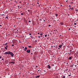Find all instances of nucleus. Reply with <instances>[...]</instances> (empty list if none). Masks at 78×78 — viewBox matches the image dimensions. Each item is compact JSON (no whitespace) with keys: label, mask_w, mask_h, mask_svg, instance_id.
Returning a JSON list of instances; mask_svg holds the SVG:
<instances>
[{"label":"nucleus","mask_w":78,"mask_h":78,"mask_svg":"<svg viewBox=\"0 0 78 78\" xmlns=\"http://www.w3.org/2000/svg\"><path fill=\"white\" fill-rule=\"evenodd\" d=\"M75 28H76V26H74Z\"/></svg>","instance_id":"nucleus-51"},{"label":"nucleus","mask_w":78,"mask_h":78,"mask_svg":"<svg viewBox=\"0 0 78 78\" xmlns=\"http://www.w3.org/2000/svg\"><path fill=\"white\" fill-rule=\"evenodd\" d=\"M52 66H54V64H52Z\"/></svg>","instance_id":"nucleus-32"},{"label":"nucleus","mask_w":78,"mask_h":78,"mask_svg":"<svg viewBox=\"0 0 78 78\" xmlns=\"http://www.w3.org/2000/svg\"><path fill=\"white\" fill-rule=\"evenodd\" d=\"M8 44V43H6L5 44V45H7Z\"/></svg>","instance_id":"nucleus-14"},{"label":"nucleus","mask_w":78,"mask_h":78,"mask_svg":"<svg viewBox=\"0 0 78 78\" xmlns=\"http://www.w3.org/2000/svg\"><path fill=\"white\" fill-rule=\"evenodd\" d=\"M75 10L76 11H78V9H75Z\"/></svg>","instance_id":"nucleus-22"},{"label":"nucleus","mask_w":78,"mask_h":78,"mask_svg":"<svg viewBox=\"0 0 78 78\" xmlns=\"http://www.w3.org/2000/svg\"><path fill=\"white\" fill-rule=\"evenodd\" d=\"M55 15L56 17H57V16H58V14H55Z\"/></svg>","instance_id":"nucleus-12"},{"label":"nucleus","mask_w":78,"mask_h":78,"mask_svg":"<svg viewBox=\"0 0 78 78\" xmlns=\"http://www.w3.org/2000/svg\"><path fill=\"white\" fill-rule=\"evenodd\" d=\"M30 51H31V50L30 49H28L27 51V53H30Z\"/></svg>","instance_id":"nucleus-2"},{"label":"nucleus","mask_w":78,"mask_h":78,"mask_svg":"<svg viewBox=\"0 0 78 78\" xmlns=\"http://www.w3.org/2000/svg\"><path fill=\"white\" fill-rule=\"evenodd\" d=\"M69 58L68 59L69 60L71 59H72V57L70 56L69 57Z\"/></svg>","instance_id":"nucleus-10"},{"label":"nucleus","mask_w":78,"mask_h":78,"mask_svg":"<svg viewBox=\"0 0 78 78\" xmlns=\"http://www.w3.org/2000/svg\"><path fill=\"white\" fill-rule=\"evenodd\" d=\"M14 27H16V25L15 24V25L14 26Z\"/></svg>","instance_id":"nucleus-41"},{"label":"nucleus","mask_w":78,"mask_h":78,"mask_svg":"<svg viewBox=\"0 0 78 78\" xmlns=\"http://www.w3.org/2000/svg\"><path fill=\"white\" fill-rule=\"evenodd\" d=\"M5 50H7V49H8V48H7V47H5Z\"/></svg>","instance_id":"nucleus-13"},{"label":"nucleus","mask_w":78,"mask_h":78,"mask_svg":"<svg viewBox=\"0 0 78 78\" xmlns=\"http://www.w3.org/2000/svg\"><path fill=\"white\" fill-rule=\"evenodd\" d=\"M31 55H33V53H31Z\"/></svg>","instance_id":"nucleus-52"},{"label":"nucleus","mask_w":78,"mask_h":78,"mask_svg":"<svg viewBox=\"0 0 78 78\" xmlns=\"http://www.w3.org/2000/svg\"><path fill=\"white\" fill-rule=\"evenodd\" d=\"M68 76H71V75H68Z\"/></svg>","instance_id":"nucleus-30"},{"label":"nucleus","mask_w":78,"mask_h":78,"mask_svg":"<svg viewBox=\"0 0 78 78\" xmlns=\"http://www.w3.org/2000/svg\"><path fill=\"white\" fill-rule=\"evenodd\" d=\"M60 25H64V23L63 22H60Z\"/></svg>","instance_id":"nucleus-6"},{"label":"nucleus","mask_w":78,"mask_h":78,"mask_svg":"<svg viewBox=\"0 0 78 78\" xmlns=\"http://www.w3.org/2000/svg\"><path fill=\"white\" fill-rule=\"evenodd\" d=\"M9 64H15V62H9Z\"/></svg>","instance_id":"nucleus-5"},{"label":"nucleus","mask_w":78,"mask_h":78,"mask_svg":"<svg viewBox=\"0 0 78 78\" xmlns=\"http://www.w3.org/2000/svg\"><path fill=\"white\" fill-rule=\"evenodd\" d=\"M55 48H58V46H56Z\"/></svg>","instance_id":"nucleus-28"},{"label":"nucleus","mask_w":78,"mask_h":78,"mask_svg":"<svg viewBox=\"0 0 78 78\" xmlns=\"http://www.w3.org/2000/svg\"><path fill=\"white\" fill-rule=\"evenodd\" d=\"M8 47V45H7L5 47Z\"/></svg>","instance_id":"nucleus-29"},{"label":"nucleus","mask_w":78,"mask_h":78,"mask_svg":"<svg viewBox=\"0 0 78 78\" xmlns=\"http://www.w3.org/2000/svg\"><path fill=\"white\" fill-rule=\"evenodd\" d=\"M71 29L70 28H69V30H70Z\"/></svg>","instance_id":"nucleus-42"},{"label":"nucleus","mask_w":78,"mask_h":78,"mask_svg":"<svg viewBox=\"0 0 78 78\" xmlns=\"http://www.w3.org/2000/svg\"><path fill=\"white\" fill-rule=\"evenodd\" d=\"M62 46V45H59V47L60 48H61Z\"/></svg>","instance_id":"nucleus-9"},{"label":"nucleus","mask_w":78,"mask_h":78,"mask_svg":"<svg viewBox=\"0 0 78 78\" xmlns=\"http://www.w3.org/2000/svg\"><path fill=\"white\" fill-rule=\"evenodd\" d=\"M48 27H51V25L50 24L49 25Z\"/></svg>","instance_id":"nucleus-25"},{"label":"nucleus","mask_w":78,"mask_h":78,"mask_svg":"<svg viewBox=\"0 0 78 78\" xmlns=\"http://www.w3.org/2000/svg\"><path fill=\"white\" fill-rule=\"evenodd\" d=\"M44 21L45 22V20H44Z\"/></svg>","instance_id":"nucleus-59"},{"label":"nucleus","mask_w":78,"mask_h":78,"mask_svg":"<svg viewBox=\"0 0 78 78\" xmlns=\"http://www.w3.org/2000/svg\"><path fill=\"white\" fill-rule=\"evenodd\" d=\"M27 50V47H25L23 50H24V51H26Z\"/></svg>","instance_id":"nucleus-4"},{"label":"nucleus","mask_w":78,"mask_h":78,"mask_svg":"<svg viewBox=\"0 0 78 78\" xmlns=\"http://www.w3.org/2000/svg\"><path fill=\"white\" fill-rule=\"evenodd\" d=\"M59 49H60V48H58V49L59 50Z\"/></svg>","instance_id":"nucleus-56"},{"label":"nucleus","mask_w":78,"mask_h":78,"mask_svg":"<svg viewBox=\"0 0 78 78\" xmlns=\"http://www.w3.org/2000/svg\"><path fill=\"white\" fill-rule=\"evenodd\" d=\"M40 37H43V36L41 35L40 36Z\"/></svg>","instance_id":"nucleus-31"},{"label":"nucleus","mask_w":78,"mask_h":78,"mask_svg":"<svg viewBox=\"0 0 78 78\" xmlns=\"http://www.w3.org/2000/svg\"><path fill=\"white\" fill-rule=\"evenodd\" d=\"M38 72H39V71H40L39 70H38Z\"/></svg>","instance_id":"nucleus-54"},{"label":"nucleus","mask_w":78,"mask_h":78,"mask_svg":"<svg viewBox=\"0 0 78 78\" xmlns=\"http://www.w3.org/2000/svg\"><path fill=\"white\" fill-rule=\"evenodd\" d=\"M2 57V56H0V59H1Z\"/></svg>","instance_id":"nucleus-37"},{"label":"nucleus","mask_w":78,"mask_h":78,"mask_svg":"<svg viewBox=\"0 0 78 78\" xmlns=\"http://www.w3.org/2000/svg\"><path fill=\"white\" fill-rule=\"evenodd\" d=\"M31 5H32V7H33L34 5H33V4H32Z\"/></svg>","instance_id":"nucleus-17"},{"label":"nucleus","mask_w":78,"mask_h":78,"mask_svg":"<svg viewBox=\"0 0 78 78\" xmlns=\"http://www.w3.org/2000/svg\"><path fill=\"white\" fill-rule=\"evenodd\" d=\"M48 69H51V66L50 65H48L47 66Z\"/></svg>","instance_id":"nucleus-3"},{"label":"nucleus","mask_w":78,"mask_h":78,"mask_svg":"<svg viewBox=\"0 0 78 78\" xmlns=\"http://www.w3.org/2000/svg\"><path fill=\"white\" fill-rule=\"evenodd\" d=\"M28 12H30V10L28 9Z\"/></svg>","instance_id":"nucleus-34"},{"label":"nucleus","mask_w":78,"mask_h":78,"mask_svg":"<svg viewBox=\"0 0 78 78\" xmlns=\"http://www.w3.org/2000/svg\"><path fill=\"white\" fill-rule=\"evenodd\" d=\"M73 66H75L74 65H71L70 66L71 67H72V68H73Z\"/></svg>","instance_id":"nucleus-8"},{"label":"nucleus","mask_w":78,"mask_h":78,"mask_svg":"<svg viewBox=\"0 0 78 78\" xmlns=\"http://www.w3.org/2000/svg\"><path fill=\"white\" fill-rule=\"evenodd\" d=\"M41 76L40 75H38V76H36L35 78H39V76Z\"/></svg>","instance_id":"nucleus-7"},{"label":"nucleus","mask_w":78,"mask_h":78,"mask_svg":"<svg viewBox=\"0 0 78 78\" xmlns=\"http://www.w3.org/2000/svg\"><path fill=\"white\" fill-rule=\"evenodd\" d=\"M71 9H73V7Z\"/></svg>","instance_id":"nucleus-33"},{"label":"nucleus","mask_w":78,"mask_h":78,"mask_svg":"<svg viewBox=\"0 0 78 78\" xmlns=\"http://www.w3.org/2000/svg\"><path fill=\"white\" fill-rule=\"evenodd\" d=\"M38 6H40V5H38Z\"/></svg>","instance_id":"nucleus-63"},{"label":"nucleus","mask_w":78,"mask_h":78,"mask_svg":"<svg viewBox=\"0 0 78 78\" xmlns=\"http://www.w3.org/2000/svg\"><path fill=\"white\" fill-rule=\"evenodd\" d=\"M30 37H31V38H34V37H32L31 36H30Z\"/></svg>","instance_id":"nucleus-21"},{"label":"nucleus","mask_w":78,"mask_h":78,"mask_svg":"<svg viewBox=\"0 0 78 78\" xmlns=\"http://www.w3.org/2000/svg\"><path fill=\"white\" fill-rule=\"evenodd\" d=\"M70 52H71V51H72V50H70Z\"/></svg>","instance_id":"nucleus-45"},{"label":"nucleus","mask_w":78,"mask_h":78,"mask_svg":"<svg viewBox=\"0 0 78 78\" xmlns=\"http://www.w3.org/2000/svg\"><path fill=\"white\" fill-rule=\"evenodd\" d=\"M12 47H14V44H12Z\"/></svg>","instance_id":"nucleus-38"},{"label":"nucleus","mask_w":78,"mask_h":78,"mask_svg":"<svg viewBox=\"0 0 78 78\" xmlns=\"http://www.w3.org/2000/svg\"><path fill=\"white\" fill-rule=\"evenodd\" d=\"M37 4H39V2H37Z\"/></svg>","instance_id":"nucleus-50"},{"label":"nucleus","mask_w":78,"mask_h":78,"mask_svg":"<svg viewBox=\"0 0 78 78\" xmlns=\"http://www.w3.org/2000/svg\"><path fill=\"white\" fill-rule=\"evenodd\" d=\"M40 34L39 33H38V34Z\"/></svg>","instance_id":"nucleus-48"},{"label":"nucleus","mask_w":78,"mask_h":78,"mask_svg":"<svg viewBox=\"0 0 78 78\" xmlns=\"http://www.w3.org/2000/svg\"><path fill=\"white\" fill-rule=\"evenodd\" d=\"M28 47H29V48H32V47H31V46H28Z\"/></svg>","instance_id":"nucleus-11"},{"label":"nucleus","mask_w":78,"mask_h":78,"mask_svg":"<svg viewBox=\"0 0 78 78\" xmlns=\"http://www.w3.org/2000/svg\"><path fill=\"white\" fill-rule=\"evenodd\" d=\"M23 48H24V47H23Z\"/></svg>","instance_id":"nucleus-60"},{"label":"nucleus","mask_w":78,"mask_h":78,"mask_svg":"<svg viewBox=\"0 0 78 78\" xmlns=\"http://www.w3.org/2000/svg\"><path fill=\"white\" fill-rule=\"evenodd\" d=\"M18 33V32H15V33Z\"/></svg>","instance_id":"nucleus-26"},{"label":"nucleus","mask_w":78,"mask_h":78,"mask_svg":"<svg viewBox=\"0 0 78 78\" xmlns=\"http://www.w3.org/2000/svg\"><path fill=\"white\" fill-rule=\"evenodd\" d=\"M48 36H49V34H48Z\"/></svg>","instance_id":"nucleus-61"},{"label":"nucleus","mask_w":78,"mask_h":78,"mask_svg":"<svg viewBox=\"0 0 78 78\" xmlns=\"http://www.w3.org/2000/svg\"><path fill=\"white\" fill-rule=\"evenodd\" d=\"M60 6H62V5H61Z\"/></svg>","instance_id":"nucleus-53"},{"label":"nucleus","mask_w":78,"mask_h":78,"mask_svg":"<svg viewBox=\"0 0 78 78\" xmlns=\"http://www.w3.org/2000/svg\"><path fill=\"white\" fill-rule=\"evenodd\" d=\"M47 34H45V37H47Z\"/></svg>","instance_id":"nucleus-18"},{"label":"nucleus","mask_w":78,"mask_h":78,"mask_svg":"<svg viewBox=\"0 0 78 78\" xmlns=\"http://www.w3.org/2000/svg\"><path fill=\"white\" fill-rule=\"evenodd\" d=\"M21 15H23V14L22 13L21 14Z\"/></svg>","instance_id":"nucleus-23"},{"label":"nucleus","mask_w":78,"mask_h":78,"mask_svg":"<svg viewBox=\"0 0 78 78\" xmlns=\"http://www.w3.org/2000/svg\"><path fill=\"white\" fill-rule=\"evenodd\" d=\"M2 60H4V59H3V58L2 59Z\"/></svg>","instance_id":"nucleus-46"},{"label":"nucleus","mask_w":78,"mask_h":78,"mask_svg":"<svg viewBox=\"0 0 78 78\" xmlns=\"http://www.w3.org/2000/svg\"><path fill=\"white\" fill-rule=\"evenodd\" d=\"M4 55H10L12 57H13L14 56L13 53L10 51L6 52L4 53Z\"/></svg>","instance_id":"nucleus-1"},{"label":"nucleus","mask_w":78,"mask_h":78,"mask_svg":"<svg viewBox=\"0 0 78 78\" xmlns=\"http://www.w3.org/2000/svg\"><path fill=\"white\" fill-rule=\"evenodd\" d=\"M35 42H37V40H36V41H35Z\"/></svg>","instance_id":"nucleus-58"},{"label":"nucleus","mask_w":78,"mask_h":78,"mask_svg":"<svg viewBox=\"0 0 78 78\" xmlns=\"http://www.w3.org/2000/svg\"><path fill=\"white\" fill-rule=\"evenodd\" d=\"M69 9H71V7L69 8Z\"/></svg>","instance_id":"nucleus-44"},{"label":"nucleus","mask_w":78,"mask_h":78,"mask_svg":"<svg viewBox=\"0 0 78 78\" xmlns=\"http://www.w3.org/2000/svg\"><path fill=\"white\" fill-rule=\"evenodd\" d=\"M69 55H70V52Z\"/></svg>","instance_id":"nucleus-57"},{"label":"nucleus","mask_w":78,"mask_h":78,"mask_svg":"<svg viewBox=\"0 0 78 78\" xmlns=\"http://www.w3.org/2000/svg\"><path fill=\"white\" fill-rule=\"evenodd\" d=\"M38 37H39V38H40V36H39Z\"/></svg>","instance_id":"nucleus-47"},{"label":"nucleus","mask_w":78,"mask_h":78,"mask_svg":"<svg viewBox=\"0 0 78 78\" xmlns=\"http://www.w3.org/2000/svg\"><path fill=\"white\" fill-rule=\"evenodd\" d=\"M55 21H56V20H54L53 21V22H55Z\"/></svg>","instance_id":"nucleus-43"},{"label":"nucleus","mask_w":78,"mask_h":78,"mask_svg":"<svg viewBox=\"0 0 78 78\" xmlns=\"http://www.w3.org/2000/svg\"><path fill=\"white\" fill-rule=\"evenodd\" d=\"M29 23L31 22V21L30 20V19L29 20Z\"/></svg>","instance_id":"nucleus-19"},{"label":"nucleus","mask_w":78,"mask_h":78,"mask_svg":"<svg viewBox=\"0 0 78 78\" xmlns=\"http://www.w3.org/2000/svg\"><path fill=\"white\" fill-rule=\"evenodd\" d=\"M76 23H74V25H76Z\"/></svg>","instance_id":"nucleus-20"},{"label":"nucleus","mask_w":78,"mask_h":78,"mask_svg":"<svg viewBox=\"0 0 78 78\" xmlns=\"http://www.w3.org/2000/svg\"><path fill=\"white\" fill-rule=\"evenodd\" d=\"M36 67L37 68L38 66H36L35 67Z\"/></svg>","instance_id":"nucleus-36"},{"label":"nucleus","mask_w":78,"mask_h":78,"mask_svg":"<svg viewBox=\"0 0 78 78\" xmlns=\"http://www.w3.org/2000/svg\"><path fill=\"white\" fill-rule=\"evenodd\" d=\"M29 35H31V33L29 34Z\"/></svg>","instance_id":"nucleus-35"},{"label":"nucleus","mask_w":78,"mask_h":78,"mask_svg":"<svg viewBox=\"0 0 78 78\" xmlns=\"http://www.w3.org/2000/svg\"><path fill=\"white\" fill-rule=\"evenodd\" d=\"M19 7H20V6L19 5L18 6V8H19Z\"/></svg>","instance_id":"nucleus-40"},{"label":"nucleus","mask_w":78,"mask_h":78,"mask_svg":"<svg viewBox=\"0 0 78 78\" xmlns=\"http://www.w3.org/2000/svg\"><path fill=\"white\" fill-rule=\"evenodd\" d=\"M44 72L45 73V70H44Z\"/></svg>","instance_id":"nucleus-62"},{"label":"nucleus","mask_w":78,"mask_h":78,"mask_svg":"<svg viewBox=\"0 0 78 78\" xmlns=\"http://www.w3.org/2000/svg\"><path fill=\"white\" fill-rule=\"evenodd\" d=\"M6 18L7 19H8V17H5V19H6Z\"/></svg>","instance_id":"nucleus-24"},{"label":"nucleus","mask_w":78,"mask_h":78,"mask_svg":"<svg viewBox=\"0 0 78 78\" xmlns=\"http://www.w3.org/2000/svg\"><path fill=\"white\" fill-rule=\"evenodd\" d=\"M43 35L42 34H40V35Z\"/></svg>","instance_id":"nucleus-27"},{"label":"nucleus","mask_w":78,"mask_h":78,"mask_svg":"<svg viewBox=\"0 0 78 78\" xmlns=\"http://www.w3.org/2000/svg\"><path fill=\"white\" fill-rule=\"evenodd\" d=\"M66 78V76H63V77H62V78Z\"/></svg>","instance_id":"nucleus-15"},{"label":"nucleus","mask_w":78,"mask_h":78,"mask_svg":"<svg viewBox=\"0 0 78 78\" xmlns=\"http://www.w3.org/2000/svg\"><path fill=\"white\" fill-rule=\"evenodd\" d=\"M75 66V67H76V65Z\"/></svg>","instance_id":"nucleus-55"},{"label":"nucleus","mask_w":78,"mask_h":78,"mask_svg":"<svg viewBox=\"0 0 78 78\" xmlns=\"http://www.w3.org/2000/svg\"><path fill=\"white\" fill-rule=\"evenodd\" d=\"M0 27H2V25H0Z\"/></svg>","instance_id":"nucleus-49"},{"label":"nucleus","mask_w":78,"mask_h":78,"mask_svg":"<svg viewBox=\"0 0 78 78\" xmlns=\"http://www.w3.org/2000/svg\"><path fill=\"white\" fill-rule=\"evenodd\" d=\"M0 16H5V15H4V14H1Z\"/></svg>","instance_id":"nucleus-16"},{"label":"nucleus","mask_w":78,"mask_h":78,"mask_svg":"<svg viewBox=\"0 0 78 78\" xmlns=\"http://www.w3.org/2000/svg\"><path fill=\"white\" fill-rule=\"evenodd\" d=\"M68 16H69V14L68 15Z\"/></svg>","instance_id":"nucleus-64"},{"label":"nucleus","mask_w":78,"mask_h":78,"mask_svg":"<svg viewBox=\"0 0 78 78\" xmlns=\"http://www.w3.org/2000/svg\"><path fill=\"white\" fill-rule=\"evenodd\" d=\"M68 70V69H67L66 70V71L67 72V71Z\"/></svg>","instance_id":"nucleus-39"}]
</instances>
